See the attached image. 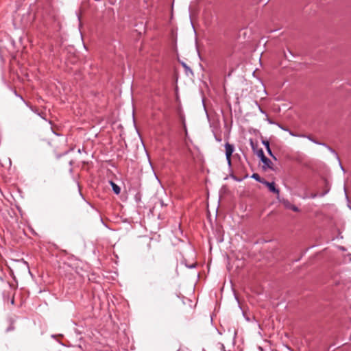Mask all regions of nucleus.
Wrapping results in <instances>:
<instances>
[{
	"label": "nucleus",
	"instance_id": "nucleus-1",
	"mask_svg": "<svg viewBox=\"0 0 351 351\" xmlns=\"http://www.w3.org/2000/svg\"><path fill=\"white\" fill-rule=\"evenodd\" d=\"M234 150V147L232 145L230 144L229 143H226L225 144V152H226V159L228 161V163L229 165H231V156Z\"/></svg>",
	"mask_w": 351,
	"mask_h": 351
},
{
	"label": "nucleus",
	"instance_id": "nucleus-2",
	"mask_svg": "<svg viewBox=\"0 0 351 351\" xmlns=\"http://www.w3.org/2000/svg\"><path fill=\"white\" fill-rule=\"evenodd\" d=\"M263 163V169L265 171L267 169L274 170V164L268 158L265 157L261 160Z\"/></svg>",
	"mask_w": 351,
	"mask_h": 351
},
{
	"label": "nucleus",
	"instance_id": "nucleus-3",
	"mask_svg": "<svg viewBox=\"0 0 351 351\" xmlns=\"http://www.w3.org/2000/svg\"><path fill=\"white\" fill-rule=\"evenodd\" d=\"M262 183L264 184L266 186H267L270 191L277 195L279 194L280 191L278 189L276 188L274 182H269L265 180L264 182H262Z\"/></svg>",
	"mask_w": 351,
	"mask_h": 351
},
{
	"label": "nucleus",
	"instance_id": "nucleus-4",
	"mask_svg": "<svg viewBox=\"0 0 351 351\" xmlns=\"http://www.w3.org/2000/svg\"><path fill=\"white\" fill-rule=\"evenodd\" d=\"M283 204L285 206V207L286 208H289V209H291L295 212H298L299 211V209L298 207H296L295 206L291 204L289 201L287 200H285L283 202Z\"/></svg>",
	"mask_w": 351,
	"mask_h": 351
},
{
	"label": "nucleus",
	"instance_id": "nucleus-5",
	"mask_svg": "<svg viewBox=\"0 0 351 351\" xmlns=\"http://www.w3.org/2000/svg\"><path fill=\"white\" fill-rule=\"evenodd\" d=\"M263 144L265 145L266 149H267V153L274 159V160H276V158L275 157V156L272 154V152L270 149V147H269V143L268 141H263Z\"/></svg>",
	"mask_w": 351,
	"mask_h": 351
},
{
	"label": "nucleus",
	"instance_id": "nucleus-6",
	"mask_svg": "<svg viewBox=\"0 0 351 351\" xmlns=\"http://www.w3.org/2000/svg\"><path fill=\"white\" fill-rule=\"evenodd\" d=\"M110 184H111V186L112 187V189H113V191L114 192V193L116 194H119L120 193V191H121V189L119 186H118L115 183H114L113 182H110Z\"/></svg>",
	"mask_w": 351,
	"mask_h": 351
},
{
	"label": "nucleus",
	"instance_id": "nucleus-7",
	"mask_svg": "<svg viewBox=\"0 0 351 351\" xmlns=\"http://www.w3.org/2000/svg\"><path fill=\"white\" fill-rule=\"evenodd\" d=\"M257 156H258V158H260L261 160L266 157L262 149L258 151Z\"/></svg>",
	"mask_w": 351,
	"mask_h": 351
},
{
	"label": "nucleus",
	"instance_id": "nucleus-8",
	"mask_svg": "<svg viewBox=\"0 0 351 351\" xmlns=\"http://www.w3.org/2000/svg\"><path fill=\"white\" fill-rule=\"evenodd\" d=\"M254 179L262 183V182H264L265 180H261L260 176L258 173H254L252 176Z\"/></svg>",
	"mask_w": 351,
	"mask_h": 351
},
{
	"label": "nucleus",
	"instance_id": "nucleus-9",
	"mask_svg": "<svg viewBox=\"0 0 351 351\" xmlns=\"http://www.w3.org/2000/svg\"><path fill=\"white\" fill-rule=\"evenodd\" d=\"M11 302H12V304H14V298L11 300Z\"/></svg>",
	"mask_w": 351,
	"mask_h": 351
}]
</instances>
